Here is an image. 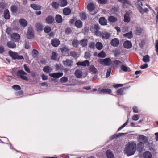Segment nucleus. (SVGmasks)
<instances>
[{
  "label": "nucleus",
  "instance_id": "obj_41",
  "mask_svg": "<svg viewBox=\"0 0 158 158\" xmlns=\"http://www.w3.org/2000/svg\"><path fill=\"white\" fill-rule=\"evenodd\" d=\"M72 45L74 47H77L78 45V41L77 40H74L72 42Z\"/></svg>",
  "mask_w": 158,
  "mask_h": 158
},
{
  "label": "nucleus",
  "instance_id": "obj_9",
  "mask_svg": "<svg viewBox=\"0 0 158 158\" xmlns=\"http://www.w3.org/2000/svg\"><path fill=\"white\" fill-rule=\"evenodd\" d=\"M143 158H152V155L150 152L146 151L143 153Z\"/></svg>",
  "mask_w": 158,
  "mask_h": 158
},
{
  "label": "nucleus",
  "instance_id": "obj_40",
  "mask_svg": "<svg viewBox=\"0 0 158 158\" xmlns=\"http://www.w3.org/2000/svg\"><path fill=\"white\" fill-rule=\"evenodd\" d=\"M98 56L101 58H104L106 57V54L105 52L102 51L100 53L98 54Z\"/></svg>",
  "mask_w": 158,
  "mask_h": 158
},
{
  "label": "nucleus",
  "instance_id": "obj_21",
  "mask_svg": "<svg viewBox=\"0 0 158 158\" xmlns=\"http://www.w3.org/2000/svg\"><path fill=\"white\" fill-rule=\"evenodd\" d=\"M130 21V18L129 15L127 13L124 15V21L126 23H128Z\"/></svg>",
  "mask_w": 158,
  "mask_h": 158
},
{
  "label": "nucleus",
  "instance_id": "obj_2",
  "mask_svg": "<svg viewBox=\"0 0 158 158\" xmlns=\"http://www.w3.org/2000/svg\"><path fill=\"white\" fill-rule=\"evenodd\" d=\"M8 53L10 56L14 60L24 59V58L22 56L19 55L16 52L10 51Z\"/></svg>",
  "mask_w": 158,
  "mask_h": 158
},
{
  "label": "nucleus",
  "instance_id": "obj_8",
  "mask_svg": "<svg viewBox=\"0 0 158 158\" xmlns=\"http://www.w3.org/2000/svg\"><path fill=\"white\" fill-rule=\"evenodd\" d=\"M51 44L53 46L57 47L60 44V41L58 39L55 38L51 40Z\"/></svg>",
  "mask_w": 158,
  "mask_h": 158
},
{
  "label": "nucleus",
  "instance_id": "obj_29",
  "mask_svg": "<svg viewBox=\"0 0 158 158\" xmlns=\"http://www.w3.org/2000/svg\"><path fill=\"white\" fill-rule=\"evenodd\" d=\"M81 45L84 47H85L87 45V40L86 39H83L80 41Z\"/></svg>",
  "mask_w": 158,
  "mask_h": 158
},
{
  "label": "nucleus",
  "instance_id": "obj_4",
  "mask_svg": "<svg viewBox=\"0 0 158 158\" xmlns=\"http://www.w3.org/2000/svg\"><path fill=\"white\" fill-rule=\"evenodd\" d=\"M138 141L140 144L143 145V143H145L148 142V139L147 137L143 135H139L138 138Z\"/></svg>",
  "mask_w": 158,
  "mask_h": 158
},
{
  "label": "nucleus",
  "instance_id": "obj_44",
  "mask_svg": "<svg viewBox=\"0 0 158 158\" xmlns=\"http://www.w3.org/2000/svg\"><path fill=\"white\" fill-rule=\"evenodd\" d=\"M129 122L128 120H127L123 125L120 127L118 129V131H119L121 129L123 128L126 126Z\"/></svg>",
  "mask_w": 158,
  "mask_h": 158
},
{
  "label": "nucleus",
  "instance_id": "obj_18",
  "mask_svg": "<svg viewBox=\"0 0 158 158\" xmlns=\"http://www.w3.org/2000/svg\"><path fill=\"white\" fill-rule=\"evenodd\" d=\"M106 155L108 158H114V155L110 150H108L106 152Z\"/></svg>",
  "mask_w": 158,
  "mask_h": 158
},
{
  "label": "nucleus",
  "instance_id": "obj_56",
  "mask_svg": "<svg viewBox=\"0 0 158 158\" xmlns=\"http://www.w3.org/2000/svg\"><path fill=\"white\" fill-rule=\"evenodd\" d=\"M98 3L101 4H105L107 1V0H98Z\"/></svg>",
  "mask_w": 158,
  "mask_h": 158
},
{
  "label": "nucleus",
  "instance_id": "obj_5",
  "mask_svg": "<svg viewBox=\"0 0 158 158\" xmlns=\"http://www.w3.org/2000/svg\"><path fill=\"white\" fill-rule=\"evenodd\" d=\"M28 39H31L34 37V33L33 29L31 27H29L27 34Z\"/></svg>",
  "mask_w": 158,
  "mask_h": 158
},
{
  "label": "nucleus",
  "instance_id": "obj_13",
  "mask_svg": "<svg viewBox=\"0 0 158 158\" xmlns=\"http://www.w3.org/2000/svg\"><path fill=\"white\" fill-rule=\"evenodd\" d=\"M63 75L62 73H57L50 74V76L56 78H59Z\"/></svg>",
  "mask_w": 158,
  "mask_h": 158
},
{
  "label": "nucleus",
  "instance_id": "obj_27",
  "mask_svg": "<svg viewBox=\"0 0 158 158\" xmlns=\"http://www.w3.org/2000/svg\"><path fill=\"white\" fill-rule=\"evenodd\" d=\"M31 6L35 10H40L41 8L40 6H39L34 4H31Z\"/></svg>",
  "mask_w": 158,
  "mask_h": 158
},
{
  "label": "nucleus",
  "instance_id": "obj_6",
  "mask_svg": "<svg viewBox=\"0 0 158 158\" xmlns=\"http://www.w3.org/2000/svg\"><path fill=\"white\" fill-rule=\"evenodd\" d=\"M99 62L102 64L108 65L111 64V60L109 58L104 59H100L99 60Z\"/></svg>",
  "mask_w": 158,
  "mask_h": 158
},
{
  "label": "nucleus",
  "instance_id": "obj_50",
  "mask_svg": "<svg viewBox=\"0 0 158 158\" xmlns=\"http://www.w3.org/2000/svg\"><path fill=\"white\" fill-rule=\"evenodd\" d=\"M111 69H112L111 68H109L108 69L106 74V77L107 78L108 77L110 76L111 71Z\"/></svg>",
  "mask_w": 158,
  "mask_h": 158
},
{
  "label": "nucleus",
  "instance_id": "obj_39",
  "mask_svg": "<svg viewBox=\"0 0 158 158\" xmlns=\"http://www.w3.org/2000/svg\"><path fill=\"white\" fill-rule=\"evenodd\" d=\"M124 36L125 37H127L128 38H131L132 37V32L131 31L127 33L124 34Z\"/></svg>",
  "mask_w": 158,
  "mask_h": 158
},
{
  "label": "nucleus",
  "instance_id": "obj_58",
  "mask_svg": "<svg viewBox=\"0 0 158 158\" xmlns=\"http://www.w3.org/2000/svg\"><path fill=\"white\" fill-rule=\"evenodd\" d=\"M123 86L122 84H116L113 85V87L115 88H118L119 87H121Z\"/></svg>",
  "mask_w": 158,
  "mask_h": 158
},
{
  "label": "nucleus",
  "instance_id": "obj_23",
  "mask_svg": "<svg viewBox=\"0 0 158 158\" xmlns=\"http://www.w3.org/2000/svg\"><path fill=\"white\" fill-rule=\"evenodd\" d=\"M87 7L88 10L90 11H93L95 7L94 5L92 3H89Z\"/></svg>",
  "mask_w": 158,
  "mask_h": 158
},
{
  "label": "nucleus",
  "instance_id": "obj_59",
  "mask_svg": "<svg viewBox=\"0 0 158 158\" xmlns=\"http://www.w3.org/2000/svg\"><path fill=\"white\" fill-rule=\"evenodd\" d=\"M24 67L25 70L28 73H30V71L29 69L27 67L26 64H24Z\"/></svg>",
  "mask_w": 158,
  "mask_h": 158
},
{
  "label": "nucleus",
  "instance_id": "obj_64",
  "mask_svg": "<svg viewBox=\"0 0 158 158\" xmlns=\"http://www.w3.org/2000/svg\"><path fill=\"white\" fill-rule=\"evenodd\" d=\"M114 63L116 65H119L121 64L122 63V62L120 61L116 60L114 61Z\"/></svg>",
  "mask_w": 158,
  "mask_h": 158
},
{
  "label": "nucleus",
  "instance_id": "obj_3",
  "mask_svg": "<svg viewBox=\"0 0 158 158\" xmlns=\"http://www.w3.org/2000/svg\"><path fill=\"white\" fill-rule=\"evenodd\" d=\"M17 75L21 79L24 80H28L27 77L26 76L27 74L23 70L18 71L17 72Z\"/></svg>",
  "mask_w": 158,
  "mask_h": 158
},
{
  "label": "nucleus",
  "instance_id": "obj_48",
  "mask_svg": "<svg viewBox=\"0 0 158 158\" xmlns=\"http://www.w3.org/2000/svg\"><path fill=\"white\" fill-rule=\"evenodd\" d=\"M81 18L82 20H85L86 18V15L85 14L82 13L80 14Z\"/></svg>",
  "mask_w": 158,
  "mask_h": 158
},
{
  "label": "nucleus",
  "instance_id": "obj_51",
  "mask_svg": "<svg viewBox=\"0 0 158 158\" xmlns=\"http://www.w3.org/2000/svg\"><path fill=\"white\" fill-rule=\"evenodd\" d=\"M12 88L13 89L15 90H20L21 88L18 85H13L12 87Z\"/></svg>",
  "mask_w": 158,
  "mask_h": 158
},
{
  "label": "nucleus",
  "instance_id": "obj_16",
  "mask_svg": "<svg viewBox=\"0 0 158 158\" xmlns=\"http://www.w3.org/2000/svg\"><path fill=\"white\" fill-rule=\"evenodd\" d=\"M123 45L125 48L128 49L131 48L132 47L131 42L129 41H125L123 44Z\"/></svg>",
  "mask_w": 158,
  "mask_h": 158
},
{
  "label": "nucleus",
  "instance_id": "obj_42",
  "mask_svg": "<svg viewBox=\"0 0 158 158\" xmlns=\"http://www.w3.org/2000/svg\"><path fill=\"white\" fill-rule=\"evenodd\" d=\"M57 54L55 52H53L51 59L53 60H56L57 59Z\"/></svg>",
  "mask_w": 158,
  "mask_h": 158
},
{
  "label": "nucleus",
  "instance_id": "obj_49",
  "mask_svg": "<svg viewBox=\"0 0 158 158\" xmlns=\"http://www.w3.org/2000/svg\"><path fill=\"white\" fill-rule=\"evenodd\" d=\"M82 66H88L89 65V62L88 60H85L83 62H82Z\"/></svg>",
  "mask_w": 158,
  "mask_h": 158
},
{
  "label": "nucleus",
  "instance_id": "obj_63",
  "mask_svg": "<svg viewBox=\"0 0 158 158\" xmlns=\"http://www.w3.org/2000/svg\"><path fill=\"white\" fill-rule=\"evenodd\" d=\"M156 51L157 52V55H158V40L156 41V43L155 45Z\"/></svg>",
  "mask_w": 158,
  "mask_h": 158
},
{
  "label": "nucleus",
  "instance_id": "obj_19",
  "mask_svg": "<svg viewBox=\"0 0 158 158\" xmlns=\"http://www.w3.org/2000/svg\"><path fill=\"white\" fill-rule=\"evenodd\" d=\"M68 2L66 0H59V6L61 7H64L67 4Z\"/></svg>",
  "mask_w": 158,
  "mask_h": 158
},
{
  "label": "nucleus",
  "instance_id": "obj_33",
  "mask_svg": "<svg viewBox=\"0 0 158 158\" xmlns=\"http://www.w3.org/2000/svg\"><path fill=\"white\" fill-rule=\"evenodd\" d=\"M143 60L145 62H148L150 61V57L148 55L144 56Z\"/></svg>",
  "mask_w": 158,
  "mask_h": 158
},
{
  "label": "nucleus",
  "instance_id": "obj_10",
  "mask_svg": "<svg viewBox=\"0 0 158 158\" xmlns=\"http://www.w3.org/2000/svg\"><path fill=\"white\" fill-rule=\"evenodd\" d=\"M11 37V38H13L15 41H18L19 40L20 37L19 34L14 33L12 34Z\"/></svg>",
  "mask_w": 158,
  "mask_h": 158
},
{
  "label": "nucleus",
  "instance_id": "obj_12",
  "mask_svg": "<svg viewBox=\"0 0 158 158\" xmlns=\"http://www.w3.org/2000/svg\"><path fill=\"white\" fill-rule=\"evenodd\" d=\"M119 41L117 38H114L112 40L110 44L112 46L116 47L119 44Z\"/></svg>",
  "mask_w": 158,
  "mask_h": 158
},
{
  "label": "nucleus",
  "instance_id": "obj_57",
  "mask_svg": "<svg viewBox=\"0 0 158 158\" xmlns=\"http://www.w3.org/2000/svg\"><path fill=\"white\" fill-rule=\"evenodd\" d=\"M44 71L46 73H48L49 72V66H46L44 67Z\"/></svg>",
  "mask_w": 158,
  "mask_h": 158
},
{
  "label": "nucleus",
  "instance_id": "obj_54",
  "mask_svg": "<svg viewBox=\"0 0 158 158\" xmlns=\"http://www.w3.org/2000/svg\"><path fill=\"white\" fill-rule=\"evenodd\" d=\"M139 115H136L133 116L132 119L134 121L137 120L139 118Z\"/></svg>",
  "mask_w": 158,
  "mask_h": 158
},
{
  "label": "nucleus",
  "instance_id": "obj_53",
  "mask_svg": "<svg viewBox=\"0 0 158 158\" xmlns=\"http://www.w3.org/2000/svg\"><path fill=\"white\" fill-rule=\"evenodd\" d=\"M121 69L125 72H127L128 70V68L126 66L122 65L121 66Z\"/></svg>",
  "mask_w": 158,
  "mask_h": 158
},
{
  "label": "nucleus",
  "instance_id": "obj_52",
  "mask_svg": "<svg viewBox=\"0 0 158 158\" xmlns=\"http://www.w3.org/2000/svg\"><path fill=\"white\" fill-rule=\"evenodd\" d=\"M91 56L90 53L89 52H85V53L84 57L86 59L89 58Z\"/></svg>",
  "mask_w": 158,
  "mask_h": 158
},
{
  "label": "nucleus",
  "instance_id": "obj_31",
  "mask_svg": "<svg viewBox=\"0 0 158 158\" xmlns=\"http://www.w3.org/2000/svg\"><path fill=\"white\" fill-rule=\"evenodd\" d=\"M95 46L96 48L99 50H101L103 47L102 43L100 42H97Z\"/></svg>",
  "mask_w": 158,
  "mask_h": 158
},
{
  "label": "nucleus",
  "instance_id": "obj_17",
  "mask_svg": "<svg viewBox=\"0 0 158 158\" xmlns=\"http://www.w3.org/2000/svg\"><path fill=\"white\" fill-rule=\"evenodd\" d=\"M63 62L64 65L68 66H71L73 63L72 60L69 59H67L65 61H63Z\"/></svg>",
  "mask_w": 158,
  "mask_h": 158
},
{
  "label": "nucleus",
  "instance_id": "obj_61",
  "mask_svg": "<svg viewBox=\"0 0 158 158\" xmlns=\"http://www.w3.org/2000/svg\"><path fill=\"white\" fill-rule=\"evenodd\" d=\"M44 31L45 33H48L49 32V27L48 26L46 27L44 29Z\"/></svg>",
  "mask_w": 158,
  "mask_h": 158
},
{
  "label": "nucleus",
  "instance_id": "obj_47",
  "mask_svg": "<svg viewBox=\"0 0 158 158\" xmlns=\"http://www.w3.org/2000/svg\"><path fill=\"white\" fill-rule=\"evenodd\" d=\"M89 69L94 73H96L97 72V69L94 66H91L89 68Z\"/></svg>",
  "mask_w": 158,
  "mask_h": 158
},
{
  "label": "nucleus",
  "instance_id": "obj_25",
  "mask_svg": "<svg viewBox=\"0 0 158 158\" xmlns=\"http://www.w3.org/2000/svg\"><path fill=\"white\" fill-rule=\"evenodd\" d=\"M71 12L70 9L68 8H64L63 10V13L65 15H68L70 14Z\"/></svg>",
  "mask_w": 158,
  "mask_h": 158
},
{
  "label": "nucleus",
  "instance_id": "obj_37",
  "mask_svg": "<svg viewBox=\"0 0 158 158\" xmlns=\"http://www.w3.org/2000/svg\"><path fill=\"white\" fill-rule=\"evenodd\" d=\"M125 134V133H119L118 134V135H114L112 136L110 138V139L111 140L115 138H117L118 137L121 136L122 135Z\"/></svg>",
  "mask_w": 158,
  "mask_h": 158
},
{
  "label": "nucleus",
  "instance_id": "obj_60",
  "mask_svg": "<svg viewBox=\"0 0 158 158\" xmlns=\"http://www.w3.org/2000/svg\"><path fill=\"white\" fill-rule=\"evenodd\" d=\"M95 43L94 42H92L90 44L89 47L91 48H95Z\"/></svg>",
  "mask_w": 158,
  "mask_h": 158
},
{
  "label": "nucleus",
  "instance_id": "obj_1",
  "mask_svg": "<svg viewBox=\"0 0 158 158\" xmlns=\"http://www.w3.org/2000/svg\"><path fill=\"white\" fill-rule=\"evenodd\" d=\"M136 147V143L135 142L129 143L126 146L124 152L128 156L132 155L135 152Z\"/></svg>",
  "mask_w": 158,
  "mask_h": 158
},
{
  "label": "nucleus",
  "instance_id": "obj_45",
  "mask_svg": "<svg viewBox=\"0 0 158 158\" xmlns=\"http://www.w3.org/2000/svg\"><path fill=\"white\" fill-rule=\"evenodd\" d=\"M67 77H63L60 79V81L62 83H66L68 81Z\"/></svg>",
  "mask_w": 158,
  "mask_h": 158
},
{
  "label": "nucleus",
  "instance_id": "obj_26",
  "mask_svg": "<svg viewBox=\"0 0 158 158\" xmlns=\"http://www.w3.org/2000/svg\"><path fill=\"white\" fill-rule=\"evenodd\" d=\"M10 14L9 10L6 9L4 11V17L5 18L7 19H8L10 18Z\"/></svg>",
  "mask_w": 158,
  "mask_h": 158
},
{
  "label": "nucleus",
  "instance_id": "obj_14",
  "mask_svg": "<svg viewBox=\"0 0 158 158\" xmlns=\"http://www.w3.org/2000/svg\"><path fill=\"white\" fill-rule=\"evenodd\" d=\"M60 50L61 52L63 53H65L64 54H68V52L69 51V49L65 45L62 48H60Z\"/></svg>",
  "mask_w": 158,
  "mask_h": 158
},
{
  "label": "nucleus",
  "instance_id": "obj_46",
  "mask_svg": "<svg viewBox=\"0 0 158 158\" xmlns=\"http://www.w3.org/2000/svg\"><path fill=\"white\" fill-rule=\"evenodd\" d=\"M17 10V7L15 6H13L11 7V10L13 13H15Z\"/></svg>",
  "mask_w": 158,
  "mask_h": 158
},
{
  "label": "nucleus",
  "instance_id": "obj_20",
  "mask_svg": "<svg viewBox=\"0 0 158 158\" xmlns=\"http://www.w3.org/2000/svg\"><path fill=\"white\" fill-rule=\"evenodd\" d=\"M20 24L23 27H26L27 24V22L24 19H22L19 21Z\"/></svg>",
  "mask_w": 158,
  "mask_h": 158
},
{
  "label": "nucleus",
  "instance_id": "obj_62",
  "mask_svg": "<svg viewBox=\"0 0 158 158\" xmlns=\"http://www.w3.org/2000/svg\"><path fill=\"white\" fill-rule=\"evenodd\" d=\"M144 143H143V145L142 144H140V142H139L137 144L138 147L139 149H142L144 147Z\"/></svg>",
  "mask_w": 158,
  "mask_h": 158
},
{
  "label": "nucleus",
  "instance_id": "obj_15",
  "mask_svg": "<svg viewBox=\"0 0 158 158\" xmlns=\"http://www.w3.org/2000/svg\"><path fill=\"white\" fill-rule=\"evenodd\" d=\"M99 23L102 25H105L107 24V21L104 17H102L99 19Z\"/></svg>",
  "mask_w": 158,
  "mask_h": 158
},
{
  "label": "nucleus",
  "instance_id": "obj_11",
  "mask_svg": "<svg viewBox=\"0 0 158 158\" xmlns=\"http://www.w3.org/2000/svg\"><path fill=\"white\" fill-rule=\"evenodd\" d=\"M110 37V34L109 33L103 31L102 32V38L103 39H107Z\"/></svg>",
  "mask_w": 158,
  "mask_h": 158
},
{
  "label": "nucleus",
  "instance_id": "obj_35",
  "mask_svg": "<svg viewBox=\"0 0 158 158\" xmlns=\"http://www.w3.org/2000/svg\"><path fill=\"white\" fill-rule=\"evenodd\" d=\"M52 6L55 9H57L59 7V4L56 2H53L52 3Z\"/></svg>",
  "mask_w": 158,
  "mask_h": 158
},
{
  "label": "nucleus",
  "instance_id": "obj_28",
  "mask_svg": "<svg viewBox=\"0 0 158 158\" xmlns=\"http://www.w3.org/2000/svg\"><path fill=\"white\" fill-rule=\"evenodd\" d=\"M75 25L77 27L80 28L82 26V23L80 20H77L75 23Z\"/></svg>",
  "mask_w": 158,
  "mask_h": 158
},
{
  "label": "nucleus",
  "instance_id": "obj_7",
  "mask_svg": "<svg viewBox=\"0 0 158 158\" xmlns=\"http://www.w3.org/2000/svg\"><path fill=\"white\" fill-rule=\"evenodd\" d=\"M111 92V90L109 89H99L97 91V93L98 94L103 93L110 94Z\"/></svg>",
  "mask_w": 158,
  "mask_h": 158
},
{
  "label": "nucleus",
  "instance_id": "obj_55",
  "mask_svg": "<svg viewBox=\"0 0 158 158\" xmlns=\"http://www.w3.org/2000/svg\"><path fill=\"white\" fill-rule=\"evenodd\" d=\"M95 34L97 36H102V32L101 33L100 31H96L95 32Z\"/></svg>",
  "mask_w": 158,
  "mask_h": 158
},
{
  "label": "nucleus",
  "instance_id": "obj_36",
  "mask_svg": "<svg viewBox=\"0 0 158 158\" xmlns=\"http://www.w3.org/2000/svg\"><path fill=\"white\" fill-rule=\"evenodd\" d=\"M124 89L122 88L118 89L117 91V94L119 95H122L124 94Z\"/></svg>",
  "mask_w": 158,
  "mask_h": 158
},
{
  "label": "nucleus",
  "instance_id": "obj_22",
  "mask_svg": "<svg viewBox=\"0 0 158 158\" xmlns=\"http://www.w3.org/2000/svg\"><path fill=\"white\" fill-rule=\"evenodd\" d=\"M7 46L10 48H14L16 47V45L15 44L11 42H8L7 43Z\"/></svg>",
  "mask_w": 158,
  "mask_h": 158
},
{
  "label": "nucleus",
  "instance_id": "obj_32",
  "mask_svg": "<svg viewBox=\"0 0 158 158\" xmlns=\"http://www.w3.org/2000/svg\"><path fill=\"white\" fill-rule=\"evenodd\" d=\"M117 20V18L113 16H110L108 18V20L109 21L114 23Z\"/></svg>",
  "mask_w": 158,
  "mask_h": 158
},
{
  "label": "nucleus",
  "instance_id": "obj_24",
  "mask_svg": "<svg viewBox=\"0 0 158 158\" xmlns=\"http://www.w3.org/2000/svg\"><path fill=\"white\" fill-rule=\"evenodd\" d=\"M76 77L78 78H81L82 76V72L79 70H77L75 72Z\"/></svg>",
  "mask_w": 158,
  "mask_h": 158
},
{
  "label": "nucleus",
  "instance_id": "obj_38",
  "mask_svg": "<svg viewBox=\"0 0 158 158\" xmlns=\"http://www.w3.org/2000/svg\"><path fill=\"white\" fill-rule=\"evenodd\" d=\"M32 54L33 57L35 58L38 55V52L37 50L34 49L32 52Z\"/></svg>",
  "mask_w": 158,
  "mask_h": 158
},
{
  "label": "nucleus",
  "instance_id": "obj_43",
  "mask_svg": "<svg viewBox=\"0 0 158 158\" xmlns=\"http://www.w3.org/2000/svg\"><path fill=\"white\" fill-rule=\"evenodd\" d=\"M143 30L140 27H137L136 30V34L139 35L142 32Z\"/></svg>",
  "mask_w": 158,
  "mask_h": 158
},
{
  "label": "nucleus",
  "instance_id": "obj_34",
  "mask_svg": "<svg viewBox=\"0 0 158 158\" xmlns=\"http://www.w3.org/2000/svg\"><path fill=\"white\" fill-rule=\"evenodd\" d=\"M36 27L38 31H41L43 29V27L41 24L39 23L36 24Z\"/></svg>",
  "mask_w": 158,
  "mask_h": 158
},
{
  "label": "nucleus",
  "instance_id": "obj_30",
  "mask_svg": "<svg viewBox=\"0 0 158 158\" xmlns=\"http://www.w3.org/2000/svg\"><path fill=\"white\" fill-rule=\"evenodd\" d=\"M56 20L57 22L60 23L62 21V18L60 15H56Z\"/></svg>",
  "mask_w": 158,
  "mask_h": 158
}]
</instances>
